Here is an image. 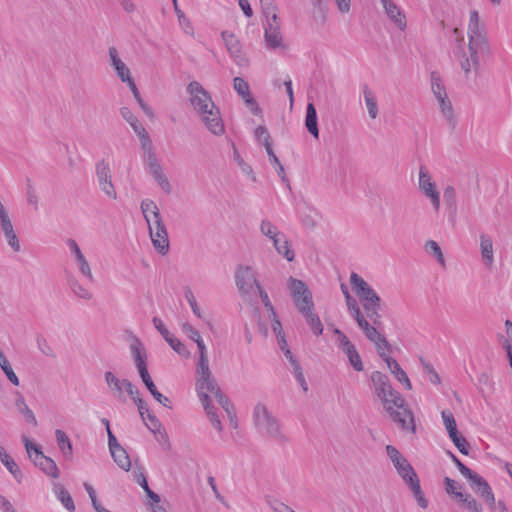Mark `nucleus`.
<instances>
[{
	"mask_svg": "<svg viewBox=\"0 0 512 512\" xmlns=\"http://www.w3.org/2000/svg\"><path fill=\"white\" fill-rule=\"evenodd\" d=\"M299 313L305 318L315 336H319L323 333V324L315 312V306H313V308L305 309L304 312Z\"/></svg>",
	"mask_w": 512,
	"mask_h": 512,
	"instance_id": "29",
	"label": "nucleus"
},
{
	"mask_svg": "<svg viewBox=\"0 0 512 512\" xmlns=\"http://www.w3.org/2000/svg\"><path fill=\"white\" fill-rule=\"evenodd\" d=\"M22 439L28 456L35 466L39 467L46 475L55 479L58 478L59 470L55 461L50 457L45 456L40 447L32 443L28 437L22 436Z\"/></svg>",
	"mask_w": 512,
	"mask_h": 512,
	"instance_id": "6",
	"label": "nucleus"
},
{
	"mask_svg": "<svg viewBox=\"0 0 512 512\" xmlns=\"http://www.w3.org/2000/svg\"><path fill=\"white\" fill-rule=\"evenodd\" d=\"M56 441L58 444V447L60 451L62 452L63 456L67 460H71L73 458V448L72 443L67 436V434L61 430L57 429L55 431Z\"/></svg>",
	"mask_w": 512,
	"mask_h": 512,
	"instance_id": "32",
	"label": "nucleus"
},
{
	"mask_svg": "<svg viewBox=\"0 0 512 512\" xmlns=\"http://www.w3.org/2000/svg\"><path fill=\"white\" fill-rule=\"evenodd\" d=\"M222 37L226 43L230 55L234 58L237 65H245L247 61L241 52L238 40L232 34H228L227 32H223Z\"/></svg>",
	"mask_w": 512,
	"mask_h": 512,
	"instance_id": "24",
	"label": "nucleus"
},
{
	"mask_svg": "<svg viewBox=\"0 0 512 512\" xmlns=\"http://www.w3.org/2000/svg\"><path fill=\"white\" fill-rule=\"evenodd\" d=\"M431 78V89L432 92L437 99V101L441 98H444L447 96L445 86L442 82V79L438 72L432 71L430 74Z\"/></svg>",
	"mask_w": 512,
	"mask_h": 512,
	"instance_id": "41",
	"label": "nucleus"
},
{
	"mask_svg": "<svg viewBox=\"0 0 512 512\" xmlns=\"http://www.w3.org/2000/svg\"><path fill=\"white\" fill-rule=\"evenodd\" d=\"M131 342L129 345L130 352L138 370L139 375H143L148 372L147 368V352L144 344L136 335H131Z\"/></svg>",
	"mask_w": 512,
	"mask_h": 512,
	"instance_id": "14",
	"label": "nucleus"
},
{
	"mask_svg": "<svg viewBox=\"0 0 512 512\" xmlns=\"http://www.w3.org/2000/svg\"><path fill=\"white\" fill-rule=\"evenodd\" d=\"M425 250L427 253L434 256L437 259L438 263L443 268H445V266H446L445 258H444V255L442 253L440 246L438 245V243L436 241L428 240L425 244Z\"/></svg>",
	"mask_w": 512,
	"mask_h": 512,
	"instance_id": "44",
	"label": "nucleus"
},
{
	"mask_svg": "<svg viewBox=\"0 0 512 512\" xmlns=\"http://www.w3.org/2000/svg\"><path fill=\"white\" fill-rule=\"evenodd\" d=\"M363 95L370 118L376 119L379 114V110L375 94L369 89L367 85H364Z\"/></svg>",
	"mask_w": 512,
	"mask_h": 512,
	"instance_id": "36",
	"label": "nucleus"
},
{
	"mask_svg": "<svg viewBox=\"0 0 512 512\" xmlns=\"http://www.w3.org/2000/svg\"><path fill=\"white\" fill-rule=\"evenodd\" d=\"M131 92L133 93V96L135 98V100L137 101V103L139 104V106L141 107V109L143 110V112L151 119L154 118V112L152 110V108L150 106H148L144 100L142 99L141 95H140V92L134 82V80H132L131 82L127 83Z\"/></svg>",
	"mask_w": 512,
	"mask_h": 512,
	"instance_id": "43",
	"label": "nucleus"
},
{
	"mask_svg": "<svg viewBox=\"0 0 512 512\" xmlns=\"http://www.w3.org/2000/svg\"><path fill=\"white\" fill-rule=\"evenodd\" d=\"M438 104L443 117L448 121L449 125L454 128L456 125V119L452 103L448 96L439 99Z\"/></svg>",
	"mask_w": 512,
	"mask_h": 512,
	"instance_id": "39",
	"label": "nucleus"
},
{
	"mask_svg": "<svg viewBox=\"0 0 512 512\" xmlns=\"http://www.w3.org/2000/svg\"><path fill=\"white\" fill-rule=\"evenodd\" d=\"M68 285H69L70 289L72 290V292L74 293V295L77 296L78 298L84 299V300L92 299L93 294L88 289H86L83 285H81L78 282V280H76L75 278H73V277L68 278Z\"/></svg>",
	"mask_w": 512,
	"mask_h": 512,
	"instance_id": "42",
	"label": "nucleus"
},
{
	"mask_svg": "<svg viewBox=\"0 0 512 512\" xmlns=\"http://www.w3.org/2000/svg\"><path fill=\"white\" fill-rule=\"evenodd\" d=\"M292 368H293V373H294V376H295L296 380L298 381V383L302 387L303 391L307 392L308 391V384H307V382L305 380V377H304V374H303L302 367H301L300 363L297 360H293L292 361Z\"/></svg>",
	"mask_w": 512,
	"mask_h": 512,
	"instance_id": "56",
	"label": "nucleus"
},
{
	"mask_svg": "<svg viewBox=\"0 0 512 512\" xmlns=\"http://www.w3.org/2000/svg\"><path fill=\"white\" fill-rule=\"evenodd\" d=\"M288 288L298 312H304L305 309L315 306L312 292L304 281L289 277Z\"/></svg>",
	"mask_w": 512,
	"mask_h": 512,
	"instance_id": "7",
	"label": "nucleus"
},
{
	"mask_svg": "<svg viewBox=\"0 0 512 512\" xmlns=\"http://www.w3.org/2000/svg\"><path fill=\"white\" fill-rule=\"evenodd\" d=\"M233 87L240 97H249V84L244 78L235 77L233 79Z\"/></svg>",
	"mask_w": 512,
	"mask_h": 512,
	"instance_id": "55",
	"label": "nucleus"
},
{
	"mask_svg": "<svg viewBox=\"0 0 512 512\" xmlns=\"http://www.w3.org/2000/svg\"><path fill=\"white\" fill-rule=\"evenodd\" d=\"M345 301L349 313L356 322L360 320L362 317H364L357 301L350 294H347V298L345 299Z\"/></svg>",
	"mask_w": 512,
	"mask_h": 512,
	"instance_id": "51",
	"label": "nucleus"
},
{
	"mask_svg": "<svg viewBox=\"0 0 512 512\" xmlns=\"http://www.w3.org/2000/svg\"><path fill=\"white\" fill-rule=\"evenodd\" d=\"M202 405L206 411V414L211 424L217 431L221 432L223 430L222 423L220 421L218 414L216 413V408L212 405V402H204L202 403Z\"/></svg>",
	"mask_w": 512,
	"mask_h": 512,
	"instance_id": "48",
	"label": "nucleus"
},
{
	"mask_svg": "<svg viewBox=\"0 0 512 512\" xmlns=\"http://www.w3.org/2000/svg\"><path fill=\"white\" fill-rule=\"evenodd\" d=\"M0 461L13 475L15 480L20 483L22 480V472L13 458L6 452L5 448L0 445Z\"/></svg>",
	"mask_w": 512,
	"mask_h": 512,
	"instance_id": "30",
	"label": "nucleus"
},
{
	"mask_svg": "<svg viewBox=\"0 0 512 512\" xmlns=\"http://www.w3.org/2000/svg\"><path fill=\"white\" fill-rule=\"evenodd\" d=\"M140 208L147 222L154 248L161 255H166L170 247L168 232L156 203L150 199H145L141 202Z\"/></svg>",
	"mask_w": 512,
	"mask_h": 512,
	"instance_id": "4",
	"label": "nucleus"
},
{
	"mask_svg": "<svg viewBox=\"0 0 512 512\" xmlns=\"http://www.w3.org/2000/svg\"><path fill=\"white\" fill-rule=\"evenodd\" d=\"M357 325L359 328L364 332L366 338L375 344L377 352L381 358H384L385 356V350L390 351L391 345L387 341V339L380 334V332L377 329V325L372 326L367 319L362 317L360 320H358Z\"/></svg>",
	"mask_w": 512,
	"mask_h": 512,
	"instance_id": "10",
	"label": "nucleus"
},
{
	"mask_svg": "<svg viewBox=\"0 0 512 512\" xmlns=\"http://www.w3.org/2000/svg\"><path fill=\"white\" fill-rule=\"evenodd\" d=\"M67 245L75 258V261L78 265V268L83 276H85L90 282L94 281V277L90 268L89 263L87 262L84 254L82 253L79 245L74 239H68Z\"/></svg>",
	"mask_w": 512,
	"mask_h": 512,
	"instance_id": "20",
	"label": "nucleus"
},
{
	"mask_svg": "<svg viewBox=\"0 0 512 512\" xmlns=\"http://www.w3.org/2000/svg\"><path fill=\"white\" fill-rule=\"evenodd\" d=\"M110 453L114 462L119 466V468L125 471L130 470L131 460L128 453L122 446L120 448L110 451Z\"/></svg>",
	"mask_w": 512,
	"mask_h": 512,
	"instance_id": "37",
	"label": "nucleus"
},
{
	"mask_svg": "<svg viewBox=\"0 0 512 512\" xmlns=\"http://www.w3.org/2000/svg\"><path fill=\"white\" fill-rule=\"evenodd\" d=\"M260 230L263 235L269 237L272 241L282 234L269 220H263L261 222Z\"/></svg>",
	"mask_w": 512,
	"mask_h": 512,
	"instance_id": "50",
	"label": "nucleus"
},
{
	"mask_svg": "<svg viewBox=\"0 0 512 512\" xmlns=\"http://www.w3.org/2000/svg\"><path fill=\"white\" fill-rule=\"evenodd\" d=\"M104 377L113 394L121 401H125V398L123 397L122 381L119 380L111 371L105 372Z\"/></svg>",
	"mask_w": 512,
	"mask_h": 512,
	"instance_id": "38",
	"label": "nucleus"
},
{
	"mask_svg": "<svg viewBox=\"0 0 512 512\" xmlns=\"http://www.w3.org/2000/svg\"><path fill=\"white\" fill-rule=\"evenodd\" d=\"M480 250L485 265L491 266L494 262L493 242L492 239L486 234L480 235Z\"/></svg>",
	"mask_w": 512,
	"mask_h": 512,
	"instance_id": "33",
	"label": "nucleus"
},
{
	"mask_svg": "<svg viewBox=\"0 0 512 512\" xmlns=\"http://www.w3.org/2000/svg\"><path fill=\"white\" fill-rule=\"evenodd\" d=\"M15 405L18 411L24 416L27 423L37 426V420L33 411L28 407L21 393H16Z\"/></svg>",
	"mask_w": 512,
	"mask_h": 512,
	"instance_id": "35",
	"label": "nucleus"
},
{
	"mask_svg": "<svg viewBox=\"0 0 512 512\" xmlns=\"http://www.w3.org/2000/svg\"><path fill=\"white\" fill-rule=\"evenodd\" d=\"M383 7L390 20L393 21L400 30H405L406 17L401 9L393 1Z\"/></svg>",
	"mask_w": 512,
	"mask_h": 512,
	"instance_id": "27",
	"label": "nucleus"
},
{
	"mask_svg": "<svg viewBox=\"0 0 512 512\" xmlns=\"http://www.w3.org/2000/svg\"><path fill=\"white\" fill-rule=\"evenodd\" d=\"M0 223L4 234L10 233L14 230L8 211L3 204H0Z\"/></svg>",
	"mask_w": 512,
	"mask_h": 512,
	"instance_id": "54",
	"label": "nucleus"
},
{
	"mask_svg": "<svg viewBox=\"0 0 512 512\" xmlns=\"http://www.w3.org/2000/svg\"><path fill=\"white\" fill-rule=\"evenodd\" d=\"M108 52L111 66L116 71L117 76L120 78V80L124 83L131 82L133 79L130 76V70L126 66V64L119 58L117 49L115 47H110Z\"/></svg>",
	"mask_w": 512,
	"mask_h": 512,
	"instance_id": "22",
	"label": "nucleus"
},
{
	"mask_svg": "<svg viewBox=\"0 0 512 512\" xmlns=\"http://www.w3.org/2000/svg\"><path fill=\"white\" fill-rule=\"evenodd\" d=\"M421 363L423 365L424 370L428 374L430 382L433 384H440V382H441L440 376L435 371L433 366L430 363L426 362L423 358H421Z\"/></svg>",
	"mask_w": 512,
	"mask_h": 512,
	"instance_id": "61",
	"label": "nucleus"
},
{
	"mask_svg": "<svg viewBox=\"0 0 512 512\" xmlns=\"http://www.w3.org/2000/svg\"><path fill=\"white\" fill-rule=\"evenodd\" d=\"M367 317L372 321L374 325H381V315L379 313L381 306V298L379 295L369 297L366 300H360Z\"/></svg>",
	"mask_w": 512,
	"mask_h": 512,
	"instance_id": "23",
	"label": "nucleus"
},
{
	"mask_svg": "<svg viewBox=\"0 0 512 512\" xmlns=\"http://www.w3.org/2000/svg\"><path fill=\"white\" fill-rule=\"evenodd\" d=\"M333 332L337 335L338 348L347 356L350 365L358 372L363 371V363L355 345L340 329L335 328Z\"/></svg>",
	"mask_w": 512,
	"mask_h": 512,
	"instance_id": "11",
	"label": "nucleus"
},
{
	"mask_svg": "<svg viewBox=\"0 0 512 512\" xmlns=\"http://www.w3.org/2000/svg\"><path fill=\"white\" fill-rule=\"evenodd\" d=\"M142 379V382L148 389V391L151 393V395L154 397V399L159 402L164 407H167L169 409H172L171 401L168 397L164 396L162 393H160L157 390V387L155 386L149 372L144 373L140 376Z\"/></svg>",
	"mask_w": 512,
	"mask_h": 512,
	"instance_id": "25",
	"label": "nucleus"
},
{
	"mask_svg": "<svg viewBox=\"0 0 512 512\" xmlns=\"http://www.w3.org/2000/svg\"><path fill=\"white\" fill-rule=\"evenodd\" d=\"M154 327L157 331L163 336L165 341L171 346V348L178 353L180 356L189 357L190 351L186 348V346L176 338L170 331L165 327L163 321L159 317L153 318Z\"/></svg>",
	"mask_w": 512,
	"mask_h": 512,
	"instance_id": "16",
	"label": "nucleus"
},
{
	"mask_svg": "<svg viewBox=\"0 0 512 512\" xmlns=\"http://www.w3.org/2000/svg\"><path fill=\"white\" fill-rule=\"evenodd\" d=\"M36 342H37V347H38L39 351L43 355L50 357V358L56 357V354H55L53 348L50 346V344L48 343V341L46 340L45 337H43L42 335H37Z\"/></svg>",
	"mask_w": 512,
	"mask_h": 512,
	"instance_id": "53",
	"label": "nucleus"
},
{
	"mask_svg": "<svg viewBox=\"0 0 512 512\" xmlns=\"http://www.w3.org/2000/svg\"><path fill=\"white\" fill-rule=\"evenodd\" d=\"M468 53L462 52L460 66L466 75L472 70L477 72L480 60L490 56L491 49L485 24L480 20L476 10L470 12L468 24Z\"/></svg>",
	"mask_w": 512,
	"mask_h": 512,
	"instance_id": "2",
	"label": "nucleus"
},
{
	"mask_svg": "<svg viewBox=\"0 0 512 512\" xmlns=\"http://www.w3.org/2000/svg\"><path fill=\"white\" fill-rule=\"evenodd\" d=\"M196 373L199 376L197 379H203L212 376L209 368L208 358L198 359Z\"/></svg>",
	"mask_w": 512,
	"mask_h": 512,
	"instance_id": "57",
	"label": "nucleus"
},
{
	"mask_svg": "<svg viewBox=\"0 0 512 512\" xmlns=\"http://www.w3.org/2000/svg\"><path fill=\"white\" fill-rule=\"evenodd\" d=\"M419 189L430 199L435 211H438L440 208V193L436 189L435 182L432 181L428 170L424 166H421L419 169Z\"/></svg>",
	"mask_w": 512,
	"mask_h": 512,
	"instance_id": "12",
	"label": "nucleus"
},
{
	"mask_svg": "<svg viewBox=\"0 0 512 512\" xmlns=\"http://www.w3.org/2000/svg\"><path fill=\"white\" fill-rule=\"evenodd\" d=\"M382 359L386 362L390 372L396 377V379L403 383L408 390L412 389L411 382L405 371L400 367L399 363L394 358L387 356L386 354Z\"/></svg>",
	"mask_w": 512,
	"mask_h": 512,
	"instance_id": "26",
	"label": "nucleus"
},
{
	"mask_svg": "<svg viewBox=\"0 0 512 512\" xmlns=\"http://www.w3.org/2000/svg\"><path fill=\"white\" fill-rule=\"evenodd\" d=\"M305 126L308 132L316 139L319 138L317 111L313 103H308L306 108Z\"/></svg>",
	"mask_w": 512,
	"mask_h": 512,
	"instance_id": "31",
	"label": "nucleus"
},
{
	"mask_svg": "<svg viewBox=\"0 0 512 512\" xmlns=\"http://www.w3.org/2000/svg\"><path fill=\"white\" fill-rule=\"evenodd\" d=\"M443 199L447 206V208L452 212L455 213L457 210V199H456V190L453 186L448 185L444 189L443 192Z\"/></svg>",
	"mask_w": 512,
	"mask_h": 512,
	"instance_id": "47",
	"label": "nucleus"
},
{
	"mask_svg": "<svg viewBox=\"0 0 512 512\" xmlns=\"http://www.w3.org/2000/svg\"><path fill=\"white\" fill-rule=\"evenodd\" d=\"M196 389L201 403L212 402L208 392L214 394L215 397L222 392L213 376H209L207 379H197Z\"/></svg>",
	"mask_w": 512,
	"mask_h": 512,
	"instance_id": "18",
	"label": "nucleus"
},
{
	"mask_svg": "<svg viewBox=\"0 0 512 512\" xmlns=\"http://www.w3.org/2000/svg\"><path fill=\"white\" fill-rule=\"evenodd\" d=\"M96 177L101 190L111 199H117V192L112 182L110 165L104 159L96 164Z\"/></svg>",
	"mask_w": 512,
	"mask_h": 512,
	"instance_id": "13",
	"label": "nucleus"
},
{
	"mask_svg": "<svg viewBox=\"0 0 512 512\" xmlns=\"http://www.w3.org/2000/svg\"><path fill=\"white\" fill-rule=\"evenodd\" d=\"M53 491L57 499L63 504V506L69 511H75V504L70 493L60 483L53 484Z\"/></svg>",
	"mask_w": 512,
	"mask_h": 512,
	"instance_id": "34",
	"label": "nucleus"
},
{
	"mask_svg": "<svg viewBox=\"0 0 512 512\" xmlns=\"http://www.w3.org/2000/svg\"><path fill=\"white\" fill-rule=\"evenodd\" d=\"M182 331L194 342L201 339L200 333L191 324L184 323L182 325Z\"/></svg>",
	"mask_w": 512,
	"mask_h": 512,
	"instance_id": "64",
	"label": "nucleus"
},
{
	"mask_svg": "<svg viewBox=\"0 0 512 512\" xmlns=\"http://www.w3.org/2000/svg\"><path fill=\"white\" fill-rule=\"evenodd\" d=\"M441 416L449 437L459 432L457 429V424L454 415L452 414L451 411L443 410Z\"/></svg>",
	"mask_w": 512,
	"mask_h": 512,
	"instance_id": "49",
	"label": "nucleus"
},
{
	"mask_svg": "<svg viewBox=\"0 0 512 512\" xmlns=\"http://www.w3.org/2000/svg\"><path fill=\"white\" fill-rule=\"evenodd\" d=\"M26 190H27L26 194H27L28 204L33 205L35 210H37L38 209V196H37L36 190H35L30 179H28L26 182Z\"/></svg>",
	"mask_w": 512,
	"mask_h": 512,
	"instance_id": "60",
	"label": "nucleus"
},
{
	"mask_svg": "<svg viewBox=\"0 0 512 512\" xmlns=\"http://www.w3.org/2000/svg\"><path fill=\"white\" fill-rule=\"evenodd\" d=\"M253 422L258 433L265 437L284 443L286 436L281 432L278 419L268 410L265 404L259 402L253 409Z\"/></svg>",
	"mask_w": 512,
	"mask_h": 512,
	"instance_id": "5",
	"label": "nucleus"
},
{
	"mask_svg": "<svg viewBox=\"0 0 512 512\" xmlns=\"http://www.w3.org/2000/svg\"><path fill=\"white\" fill-rule=\"evenodd\" d=\"M0 368L3 370V372L5 373V375L7 376V378L13 385H15V386L19 385V379H18L17 375L14 373L9 361L7 360V358L5 357V355L3 354V352L1 350H0Z\"/></svg>",
	"mask_w": 512,
	"mask_h": 512,
	"instance_id": "46",
	"label": "nucleus"
},
{
	"mask_svg": "<svg viewBox=\"0 0 512 512\" xmlns=\"http://www.w3.org/2000/svg\"><path fill=\"white\" fill-rule=\"evenodd\" d=\"M409 488L411 489L418 505L423 508V509H426L428 507V500L425 498L422 490H421V486H420V481H419V478H410V482L406 483Z\"/></svg>",
	"mask_w": 512,
	"mask_h": 512,
	"instance_id": "40",
	"label": "nucleus"
},
{
	"mask_svg": "<svg viewBox=\"0 0 512 512\" xmlns=\"http://www.w3.org/2000/svg\"><path fill=\"white\" fill-rule=\"evenodd\" d=\"M235 284L242 297H248L254 292V288L261 286L256 277V272L251 266L237 265L235 268Z\"/></svg>",
	"mask_w": 512,
	"mask_h": 512,
	"instance_id": "8",
	"label": "nucleus"
},
{
	"mask_svg": "<svg viewBox=\"0 0 512 512\" xmlns=\"http://www.w3.org/2000/svg\"><path fill=\"white\" fill-rule=\"evenodd\" d=\"M467 480L471 488L490 506V508L495 509V497L488 482L476 472Z\"/></svg>",
	"mask_w": 512,
	"mask_h": 512,
	"instance_id": "15",
	"label": "nucleus"
},
{
	"mask_svg": "<svg viewBox=\"0 0 512 512\" xmlns=\"http://www.w3.org/2000/svg\"><path fill=\"white\" fill-rule=\"evenodd\" d=\"M216 399H217L218 403L222 406V408L225 410V412L227 413L228 417L232 420V418L235 416L234 407L231 404V402L228 399V397L225 394H223V392H221L216 397Z\"/></svg>",
	"mask_w": 512,
	"mask_h": 512,
	"instance_id": "58",
	"label": "nucleus"
},
{
	"mask_svg": "<svg viewBox=\"0 0 512 512\" xmlns=\"http://www.w3.org/2000/svg\"><path fill=\"white\" fill-rule=\"evenodd\" d=\"M447 454L451 458V460L454 462L460 473L466 478H470L475 472L472 471L470 468H468L466 465H464L452 452L448 451Z\"/></svg>",
	"mask_w": 512,
	"mask_h": 512,
	"instance_id": "59",
	"label": "nucleus"
},
{
	"mask_svg": "<svg viewBox=\"0 0 512 512\" xmlns=\"http://www.w3.org/2000/svg\"><path fill=\"white\" fill-rule=\"evenodd\" d=\"M265 41L269 48H278L282 45V35L280 32V20L273 12L270 18H267L265 26Z\"/></svg>",
	"mask_w": 512,
	"mask_h": 512,
	"instance_id": "17",
	"label": "nucleus"
},
{
	"mask_svg": "<svg viewBox=\"0 0 512 512\" xmlns=\"http://www.w3.org/2000/svg\"><path fill=\"white\" fill-rule=\"evenodd\" d=\"M147 418L150 422V424H146L148 429L154 434H156V432H160V429L162 428V424L159 421V419L156 417V415L149 412V413H147Z\"/></svg>",
	"mask_w": 512,
	"mask_h": 512,
	"instance_id": "63",
	"label": "nucleus"
},
{
	"mask_svg": "<svg viewBox=\"0 0 512 512\" xmlns=\"http://www.w3.org/2000/svg\"><path fill=\"white\" fill-rule=\"evenodd\" d=\"M375 395L381 400L390 418L404 431L415 432L414 416L410 409L404 407V399L393 389L389 378L380 371L371 374Z\"/></svg>",
	"mask_w": 512,
	"mask_h": 512,
	"instance_id": "1",
	"label": "nucleus"
},
{
	"mask_svg": "<svg viewBox=\"0 0 512 512\" xmlns=\"http://www.w3.org/2000/svg\"><path fill=\"white\" fill-rule=\"evenodd\" d=\"M386 453L405 483L410 482V478L418 477L414 468L395 446L387 445Z\"/></svg>",
	"mask_w": 512,
	"mask_h": 512,
	"instance_id": "9",
	"label": "nucleus"
},
{
	"mask_svg": "<svg viewBox=\"0 0 512 512\" xmlns=\"http://www.w3.org/2000/svg\"><path fill=\"white\" fill-rule=\"evenodd\" d=\"M463 455H469V443L459 432L449 437Z\"/></svg>",
	"mask_w": 512,
	"mask_h": 512,
	"instance_id": "52",
	"label": "nucleus"
},
{
	"mask_svg": "<svg viewBox=\"0 0 512 512\" xmlns=\"http://www.w3.org/2000/svg\"><path fill=\"white\" fill-rule=\"evenodd\" d=\"M254 135H255V138L258 143H261L264 145V143L271 142V136L265 126H262V125L258 126L255 129Z\"/></svg>",
	"mask_w": 512,
	"mask_h": 512,
	"instance_id": "62",
	"label": "nucleus"
},
{
	"mask_svg": "<svg viewBox=\"0 0 512 512\" xmlns=\"http://www.w3.org/2000/svg\"><path fill=\"white\" fill-rule=\"evenodd\" d=\"M350 283L359 300H366L369 297L378 295L375 290L355 272L350 276Z\"/></svg>",
	"mask_w": 512,
	"mask_h": 512,
	"instance_id": "21",
	"label": "nucleus"
},
{
	"mask_svg": "<svg viewBox=\"0 0 512 512\" xmlns=\"http://www.w3.org/2000/svg\"><path fill=\"white\" fill-rule=\"evenodd\" d=\"M272 242L278 254L282 255L289 262L294 260L295 253L291 249V245L285 234H281Z\"/></svg>",
	"mask_w": 512,
	"mask_h": 512,
	"instance_id": "28",
	"label": "nucleus"
},
{
	"mask_svg": "<svg viewBox=\"0 0 512 512\" xmlns=\"http://www.w3.org/2000/svg\"><path fill=\"white\" fill-rule=\"evenodd\" d=\"M190 103L201 117L205 127L214 135H222L225 131L218 107L213 103L210 94L198 81L187 86Z\"/></svg>",
	"mask_w": 512,
	"mask_h": 512,
	"instance_id": "3",
	"label": "nucleus"
},
{
	"mask_svg": "<svg viewBox=\"0 0 512 512\" xmlns=\"http://www.w3.org/2000/svg\"><path fill=\"white\" fill-rule=\"evenodd\" d=\"M145 162L149 168V171L155 181L159 184V186L166 191L167 193H170L171 191V185L165 176V174L162 171V167L158 162L156 153H150L149 157L145 159Z\"/></svg>",
	"mask_w": 512,
	"mask_h": 512,
	"instance_id": "19",
	"label": "nucleus"
},
{
	"mask_svg": "<svg viewBox=\"0 0 512 512\" xmlns=\"http://www.w3.org/2000/svg\"><path fill=\"white\" fill-rule=\"evenodd\" d=\"M456 498L462 502L465 507L472 512H483L481 504H479L475 498L470 494L457 493Z\"/></svg>",
	"mask_w": 512,
	"mask_h": 512,
	"instance_id": "45",
	"label": "nucleus"
}]
</instances>
